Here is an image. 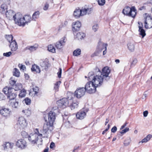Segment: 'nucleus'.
<instances>
[{"label": "nucleus", "mask_w": 152, "mask_h": 152, "mask_svg": "<svg viewBox=\"0 0 152 152\" xmlns=\"http://www.w3.org/2000/svg\"><path fill=\"white\" fill-rule=\"evenodd\" d=\"M92 72H89L88 75V80H90L91 79L93 78L92 81L93 83L94 84V85L97 87L100 86L103 83L104 81H105L104 78L99 73H97L98 75H96V76H93L92 75Z\"/></svg>", "instance_id": "1"}, {"label": "nucleus", "mask_w": 152, "mask_h": 152, "mask_svg": "<svg viewBox=\"0 0 152 152\" xmlns=\"http://www.w3.org/2000/svg\"><path fill=\"white\" fill-rule=\"evenodd\" d=\"M107 44H105L100 41H99L96 51L91 55V57H94L95 56H99V53L102 52V50L104 49V50L103 51V55H105L107 53Z\"/></svg>", "instance_id": "2"}, {"label": "nucleus", "mask_w": 152, "mask_h": 152, "mask_svg": "<svg viewBox=\"0 0 152 152\" xmlns=\"http://www.w3.org/2000/svg\"><path fill=\"white\" fill-rule=\"evenodd\" d=\"M53 129V124L48 122L44 124L42 133L44 135V137H47L51 134V131Z\"/></svg>", "instance_id": "3"}, {"label": "nucleus", "mask_w": 152, "mask_h": 152, "mask_svg": "<svg viewBox=\"0 0 152 152\" xmlns=\"http://www.w3.org/2000/svg\"><path fill=\"white\" fill-rule=\"evenodd\" d=\"M96 71L97 72V73H99L104 77L106 81H108L110 79V76H109V75L110 73V70L109 69V67L107 66L104 67L102 69V72L98 68H96Z\"/></svg>", "instance_id": "4"}, {"label": "nucleus", "mask_w": 152, "mask_h": 152, "mask_svg": "<svg viewBox=\"0 0 152 152\" xmlns=\"http://www.w3.org/2000/svg\"><path fill=\"white\" fill-rule=\"evenodd\" d=\"M137 10L134 7L131 8L126 7L123 10L122 12L125 15L134 18L136 15Z\"/></svg>", "instance_id": "5"}, {"label": "nucleus", "mask_w": 152, "mask_h": 152, "mask_svg": "<svg viewBox=\"0 0 152 152\" xmlns=\"http://www.w3.org/2000/svg\"><path fill=\"white\" fill-rule=\"evenodd\" d=\"M67 96L68 99L69 100V102L70 103L69 106L71 110L77 108L78 103L76 101L75 98L73 97V94L69 92L67 94Z\"/></svg>", "instance_id": "6"}, {"label": "nucleus", "mask_w": 152, "mask_h": 152, "mask_svg": "<svg viewBox=\"0 0 152 152\" xmlns=\"http://www.w3.org/2000/svg\"><path fill=\"white\" fill-rule=\"evenodd\" d=\"M15 17V18L14 20L16 24L22 27H24L25 26L26 24L23 18V16L20 13H18L16 14Z\"/></svg>", "instance_id": "7"}, {"label": "nucleus", "mask_w": 152, "mask_h": 152, "mask_svg": "<svg viewBox=\"0 0 152 152\" xmlns=\"http://www.w3.org/2000/svg\"><path fill=\"white\" fill-rule=\"evenodd\" d=\"M97 87L91 81L87 83L84 88L86 91L88 93L92 94L94 93L96 90Z\"/></svg>", "instance_id": "8"}, {"label": "nucleus", "mask_w": 152, "mask_h": 152, "mask_svg": "<svg viewBox=\"0 0 152 152\" xmlns=\"http://www.w3.org/2000/svg\"><path fill=\"white\" fill-rule=\"evenodd\" d=\"M17 127L20 129H23L26 127L27 125L26 120L23 117L18 118L17 123Z\"/></svg>", "instance_id": "9"}, {"label": "nucleus", "mask_w": 152, "mask_h": 152, "mask_svg": "<svg viewBox=\"0 0 152 152\" xmlns=\"http://www.w3.org/2000/svg\"><path fill=\"white\" fill-rule=\"evenodd\" d=\"M86 91L83 87L78 88L75 92V96L77 98H80L85 95Z\"/></svg>", "instance_id": "10"}, {"label": "nucleus", "mask_w": 152, "mask_h": 152, "mask_svg": "<svg viewBox=\"0 0 152 152\" xmlns=\"http://www.w3.org/2000/svg\"><path fill=\"white\" fill-rule=\"evenodd\" d=\"M68 98H63L58 101L57 104L59 106L62 108H65L69 104V101H68Z\"/></svg>", "instance_id": "11"}, {"label": "nucleus", "mask_w": 152, "mask_h": 152, "mask_svg": "<svg viewBox=\"0 0 152 152\" xmlns=\"http://www.w3.org/2000/svg\"><path fill=\"white\" fill-rule=\"evenodd\" d=\"M145 27L146 28H152V17L147 16L145 21Z\"/></svg>", "instance_id": "12"}, {"label": "nucleus", "mask_w": 152, "mask_h": 152, "mask_svg": "<svg viewBox=\"0 0 152 152\" xmlns=\"http://www.w3.org/2000/svg\"><path fill=\"white\" fill-rule=\"evenodd\" d=\"M16 145L18 148L23 149L26 147L27 145V143L24 140L20 139L17 141Z\"/></svg>", "instance_id": "13"}, {"label": "nucleus", "mask_w": 152, "mask_h": 152, "mask_svg": "<svg viewBox=\"0 0 152 152\" xmlns=\"http://www.w3.org/2000/svg\"><path fill=\"white\" fill-rule=\"evenodd\" d=\"M38 135L36 133L31 134L28 137V139L31 144L36 143L38 140Z\"/></svg>", "instance_id": "14"}, {"label": "nucleus", "mask_w": 152, "mask_h": 152, "mask_svg": "<svg viewBox=\"0 0 152 152\" xmlns=\"http://www.w3.org/2000/svg\"><path fill=\"white\" fill-rule=\"evenodd\" d=\"M65 39L66 37H64L56 42L55 45L57 49H61L64 47L66 42Z\"/></svg>", "instance_id": "15"}, {"label": "nucleus", "mask_w": 152, "mask_h": 152, "mask_svg": "<svg viewBox=\"0 0 152 152\" xmlns=\"http://www.w3.org/2000/svg\"><path fill=\"white\" fill-rule=\"evenodd\" d=\"M48 122L53 124L56 119L55 113L53 110H51L48 113Z\"/></svg>", "instance_id": "16"}, {"label": "nucleus", "mask_w": 152, "mask_h": 152, "mask_svg": "<svg viewBox=\"0 0 152 152\" xmlns=\"http://www.w3.org/2000/svg\"><path fill=\"white\" fill-rule=\"evenodd\" d=\"M11 113V110L8 108H2L0 110V113L1 115L6 118L10 116Z\"/></svg>", "instance_id": "17"}, {"label": "nucleus", "mask_w": 152, "mask_h": 152, "mask_svg": "<svg viewBox=\"0 0 152 152\" xmlns=\"http://www.w3.org/2000/svg\"><path fill=\"white\" fill-rule=\"evenodd\" d=\"M83 16L86 14H89L91 13L93 8L89 6L82 7L81 10Z\"/></svg>", "instance_id": "18"}, {"label": "nucleus", "mask_w": 152, "mask_h": 152, "mask_svg": "<svg viewBox=\"0 0 152 152\" xmlns=\"http://www.w3.org/2000/svg\"><path fill=\"white\" fill-rule=\"evenodd\" d=\"M11 89H8L7 92V99L9 100V102H11V100H14L16 96V94L12 92Z\"/></svg>", "instance_id": "19"}, {"label": "nucleus", "mask_w": 152, "mask_h": 152, "mask_svg": "<svg viewBox=\"0 0 152 152\" xmlns=\"http://www.w3.org/2000/svg\"><path fill=\"white\" fill-rule=\"evenodd\" d=\"M16 14L15 12L12 10L7 11L5 13L6 16L8 19L10 20L13 19L14 20L15 18V16Z\"/></svg>", "instance_id": "20"}, {"label": "nucleus", "mask_w": 152, "mask_h": 152, "mask_svg": "<svg viewBox=\"0 0 152 152\" xmlns=\"http://www.w3.org/2000/svg\"><path fill=\"white\" fill-rule=\"evenodd\" d=\"M10 47L12 52H15L18 49V45L15 39L10 42Z\"/></svg>", "instance_id": "21"}, {"label": "nucleus", "mask_w": 152, "mask_h": 152, "mask_svg": "<svg viewBox=\"0 0 152 152\" xmlns=\"http://www.w3.org/2000/svg\"><path fill=\"white\" fill-rule=\"evenodd\" d=\"M81 26V23L80 22L77 21L75 22H74L72 25L73 31L75 32L79 30Z\"/></svg>", "instance_id": "22"}, {"label": "nucleus", "mask_w": 152, "mask_h": 152, "mask_svg": "<svg viewBox=\"0 0 152 152\" xmlns=\"http://www.w3.org/2000/svg\"><path fill=\"white\" fill-rule=\"evenodd\" d=\"M86 113L83 110H80L76 114L77 118L78 119L82 120L86 116Z\"/></svg>", "instance_id": "23"}, {"label": "nucleus", "mask_w": 152, "mask_h": 152, "mask_svg": "<svg viewBox=\"0 0 152 152\" xmlns=\"http://www.w3.org/2000/svg\"><path fill=\"white\" fill-rule=\"evenodd\" d=\"M4 150L8 151L10 149H11L13 146V144L9 142H5L3 145Z\"/></svg>", "instance_id": "24"}, {"label": "nucleus", "mask_w": 152, "mask_h": 152, "mask_svg": "<svg viewBox=\"0 0 152 152\" xmlns=\"http://www.w3.org/2000/svg\"><path fill=\"white\" fill-rule=\"evenodd\" d=\"M38 45L35 44L33 46H28L26 47L25 49V50H29L31 52H33L35 51L38 48Z\"/></svg>", "instance_id": "25"}, {"label": "nucleus", "mask_w": 152, "mask_h": 152, "mask_svg": "<svg viewBox=\"0 0 152 152\" xmlns=\"http://www.w3.org/2000/svg\"><path fill=\"white\" fill-rule=\"evenodd\" d=\"M23 18L26 25L27 24L32 20L31 16L28 15H25L23 16Z\"/></svg>", "instance_id": "26"}, {"label": "nucleus", "mask_w": 152, "mask_h": 152, "mask_svg": "<svg viewBox=\"0 0 152 152\" xmlns=\"http://www.w3.org/2000/svg\"><path fill=\"white\" fill-rule=\"evenodd\" d=\"M81 10L76 9L74 12V15L76 18H78L80 16H83Z\"/></svg>", "instance_id": "27"}, {"label": "nucleus", "mask_w": 152, "mask_h": 152, "mask_svg": "<svg viewBox=\"0 0 152 152\" xmlns=\"http://www.w3.org/2000/svg\"><path fill=\"white\" fill-rule=\"evenodd\" d=\"M7 6L5 4H2L0 8V13L2 14H5L7 11Z\"/></svg>", "instance_id": "28"}, {"label": "nucleus", "mask_w": 152, "mask_h": 152, "mask_svg": "<svg viewBox=\"0 0 152 152\" xmlns=\"http://www.w3.org/2000/svg\"><path fill=\"white\" fill-rule=\"evenodd\" d=\"M128 48L130 52H133L135 49V45L134 43L129 42L127 45Z\"/></svg>", "instance_id": "29"}, {"label": "nucleus", "mask_w": 152, "mask_h": 152, "mask_svg": "<svg viewBox=\"0 0 152 152\" xmlns=\"http://www.w3.org/2000/svg\"><path fill=\"white\" fill-rule=\"evenodd\" d=\"M31 70L32 72H36V73H39L40 72L39 67L35 64L32 65Z\"/></svg>", "instance_id": "30"}, {"label": "nucleus", "mask_w": 152, "mask_h": 152, "mask_svg": "<svg viewBox=\"0 0 152 152\" xmlns=\"http://www.w3.org/2000/svg\"><path fill=\"white\" fill-rule=\"evenodd\" d=\"M40 65L42 67L43 69H45L48 67V62L47 61H42L40 63Z\"/></svg>", "instance_id": "31"}, {"label": "nucleus", "mask_w": 152, "mask_h": 152, "mask_svg": "<svg viewBox=\"0 0 152 152\" xmlns=\"http://www.w3.org/2000/svg\"><path fill=\"white\" fill-rule=\"evenodd\" d=\"M13 88L15 91H18L20 90L22 88V85L21 83H17L13 86Z\"/></svg>", "instance_id": "32"}, {"label": "nucleus", "mask_w": 152, "mask_h": 152, "mask_svg": "<svg viewBox=\"0 0 152 152\" xmlns=\"http://www.w3.org/2000/svg\"><path fill=\"white\" fill-rule=\"evenodd\" d=\"M76 37L78 39H81L85 37V34L82 32H79L77 34Z\"/></svg>", "instance_id": "33"}, {"label": "nucleus", "mask_w": 152, "mask_h": 152, "mask_svg": "<svg viewBox=\"0 0 152 152\" xmlns=\"http://www.w3.org/2000/svg\"><path fill=\"white\" fill-rule=\"evenodd\" d=\"M39 11H37L35 12L32 15V20H35L36 19L39 17Z\"/></svg>", "instance_id": "34"}, {"label": "nucleus", "mask_w": 152, "mask_h": 152, "mask_svg": "<svg viewBox=\"0 0 152 152\" xmlns=\"http://www.w3.org/2000/svg\"><path fill=\"white\" fill-rule=\"evenodd\" d=\"M13 75L17 77H19L20 75V72L19 70L16 68H15L13 71Z\"/></svg>", "instance_id": "35"}, {"label": "nucleus", "mask_w": 152, "mask_h": 152, "mask_svg": "<svg viewBox=\"0 0 152 152\" xmlns=\"http://www.w3.org/2000/svg\"><path fill=\"white\" fill-rule=\"evenodd\" d=\"M48 50L50 52L53 53H55L56 52V49L52 45H49L48 47Z\"/></svg>", "instance_id": "36"}, {"label": "nucleus", "mask_w": 152, "mask_h": 152, "mask_svg": "<svg viewBox=\"0 0 152 152\" xmlns=\"http://www.w3.org/2000/svg\"><path fill=\"white\" fill-rule=\"evenodd\" d=\"M39 88L37 86H35L33 87L32 88V91H31L30 93L31 92L34 94V95H36L38 92Z\"/></svg>", "instance_id": "37"}, {"label": "nucleus", "mask_w": 152, "mask_h": 152, "mask_svg": "<svg viewBox=\"0 0 152 152\" xmlns=\"http://www.w3.org/2000/svg\"><path fill=\"white\" fill-rule=\"evenodd\" d=\"M81 52V51L80 49H77L73 52V55L75 56H77L80 54Z\"/></svg>", "instance_id": "38"}, {"label": "nucleus", "mask_w": 152, "mask_h": 152, "mask_svg": "<svg viewBox=\"0 0 152 152\" xmlns=\"http://www.w3.org/2000/svg\"><path fill=\"white\" fill-rule=\"evenodd\" d=\"M139 34L142 36V37L143 38L146 35V33L145 30L143 29L142 28L139 29Z\"/></svg>", "instance_id": "39"}, {"label": "nucleus", "mask_w": 152, "mask_h": 152, "mask_svg": "<svg viewBox=\"0 0 152 152\" xmlns=\"http://www.w3.org/2000/svg\"><path fill=\"white\" fill-rule=\"evenodd\" d=\"M61 83L60 81L57 82L54 85V89L56 91H58V90L59 85Z\"/></svg>", "instance_id": "40"}, {"label": "nucleus", "mask_w": 152, "mask_h": 152, "mask_svg": "<svg viewBox=\"0 0 152 152\" xmlns=\"http://www.w3.org/2000/svg\"><path fill=\"white\" fill-rule=\"evenodd\" d=\"M26 94V91L24 89L20 91V93L19 96V97H23L25 96Z\"/></svg>", "instance_id": "41"}, {"label": "nucleus", "mask_w": 152, "mask_h": 152, "mask_svg": "<svg viewBox=\"0 0 152 152\" xmlns=\"http://www.w3.org/2000/svg\"><path fill=\"white\" fill-rule=\"evenodd\" d=\"M11 102V105L13 107L16 108L18 106V102L16 100L14 101L13 102Z\"/></svg>", "instance_id": "42"}, {"label": "nucleus", "mask_w": 152, "mask_h": 152, "mask_svg": "<svg viewBox=\"0 0 152 152\" xmlns=\"http://www.w3.org/2000/svg\"><path fill=\"white\" fill-rule=\"evenodd\" d=\"M131 141V138L129 137L127 138L124 141V144L126 146L129 145Z\"/></svg>", "instance_id": "43"}, {"label": "nucleus", "mask_w": 152, "mask_h": 152, "mask_svg": "<svg viewBox=\"0 0 152 152\" xmlns=\"http://www.w3.org/2000/svg\"><path fill=\"white\" fill-rule=\"evenodd\" d=\"M6 38L10 43L11 41H12L14 40L13 39V37L11 35H6Z\"/></svg>", "instance_id": "44"}, {"label": "nucleus", "mask_w": 152, "mask_h": 152, "mask_svg": "<svg viewBox=\"0 0 152 152\" xmlns=\"http://www.w3.org/2000/svg\"><path fill=\"white\" fill-rule=\"evenodd\" d=\"M16 53L15 52L14 53L13 52H11L10 51L6 53H3V56H5L8 57H9L11 54H13V55H14Z\"/></svg>", "instance_id": "45"}, {"label": "nucleus", "mask_w": 152, "mask_h": 152, "mask_svg": "<svg viewBox=\"0 0 152 152\" xmlns=\"http://www.w3.org/2000/svg\"><path fill=\"white\" fill-rule=\"evenodd\" d=\"M22 112L26 115L27 116H29L31 114V111L29 110H22Z\"/></svg>", "instance_id": "46"}, {"label": "nucleus", "mask_w": 152, "mask_h": 152, "mask_svg": "<svg viewBox=\"0 0 152 152\" xmlns=\"http://www.w3.org/2000/svg\"><path fill=\"white\" fill-rule=\"evenodd\" d=\"M105 3V0H98V3L100 6H103Z\"/></svg>", "instance_id": "47"}, {"label": "nucleus", "mask_w": 152, "mask_h": 152, "mask_svg": "<svg viewBox=\"0 0 152 152\" xmlns=\"http://www.w3.org/2000/svg\"><path fill=\"white\" fill-rule=\"evenodd\" d=\"M137 60L136 58L133 59L131 64V67H132L134 66L137 62Z\"/></svg>", "instance_id": "48"}, {"label": "nucleus", "mask_w": 152, "mask_h": 152, "mask_svg": "<svg viewBox=\"0 0 152 152\" xmlns=\"http://www.w3.org/2000/svg\"><path fill=\"white\" fill-rule=\"evenodd\" d=\"M25 103L27 105H29L31 103V100L30 99L27 98H26L24 100Z\"/></svg>", "instance_id": "49"}, {"label": "nucleus", "mask_w": 152, "mask_h": 152, "mask_svg": "<svg viewBox=\"0 0 152 152\" xmlns=\"http://www.w3.org/2000/svg\"><path fill=\"white\" fill-rule=\"evenodd\" d=\"M98 28L99 26H98V25L96 24L93 26L92 29L94 32H96L97 31Z\"/></svg>", "instance_id": "50"}, {"label": "nucleus", "mask_w": 152, "mask_h": 152, "mask_svg": "<svg viewBox=\"0 0 152 152\" xmlns=\"http://www.w3.org/2000/svg\"><path fill=\"white\" fill-rule=\"evenodd\" d=\"M18 66L20 67L21 70H22L23 71L25 70L26 69V66L24 65L21 64H19Z\"/></svg>", "instance_id": "51"}, {"label": "nucleus", "mask_w": 152, "mask_h": 152, "mask_svg": "<svg viewBox=\"0 0 152 152\" xmlns=\"http://www.w3.org/2000/svg\"><path fill=\"white\" fill-rule=\"evenodd\" d=\"M129 130V128L126 127L125 129L122 130L120 132V133L121 134H124V133H126V132H127Z\"/></svg>", "instance_id": "52"}, {"label": "nucleus", "mask_w": 152, "mask_h": 152, "mask_svg": "<svg viewBox=\"0 0 152 152\" xmlns=\"http://www.w3.org/2000/svg\"><path fill=\"white\" fill-rule=\"evenodd\" d=\"M34 133L37 134L38 135V136H40L41 137L42 135V134H40L38 130L37 129H36L34 130Z\"/></svg>", "instance_id": "53"}, {"label": "nucleus", "mask_w": 152, "mask_h": 152, "mask_svg": "<svg viewBox=\"0 0 152 152\" xmlns=\"http://www.w3.org/2000/svg\"><path fill=\"white\" fill-rule=\"evenodd\" d=\"M16 82V81H15L14 80H13L12 79V78H11V80L10 81V83L12 86H13L14 85V84Z\"/></svg>", "instance_id": "54"}, {"label": "nucleus", "mask_w": 152, "mask_h": 152, "mask_svg": "<svg viewBox=\"0 0 152 152\" xmlns=\"http://www.w3.org/2000/svg\"><path fill=\"white\" fill-rule=\"evenodd\" d=\"M59 72L57 73L58 77L59 78H60L61 77V75L62 73V69L61 68L59 69Z\"/></svg>", "instance_id": "55"}, {"label": "nucleus", "mask_w": 152, "mask_h": 152, "mask_svg": "<svg viewBox=\"0 0 152 152\" xmlns=\"http://www.w3.org/2000/svg\"><path fill=\"white\" fill-rule=\"evenodd\" d=\"M138 24L139 25L138 26L139 29L143 28V24L141 22H139Z\"/></svg>", "instance_id": "56"}, {"label": "nucleus", "mask_w": 152, "mask_h": 152, "mask_svg": "<svg viewBox=\"0 0 152 152\" xmlns=\"http://www.w3.org/2000/svg\"><path fill=\"white\" fill-rule=\"evenodd\" d=\"M117 130V128L116 126H115L112 128L111 131L112 132L115 133L116 131Z\"/></svg>", "instance_id": "57"}, {"label": "nucleus", "mask_w": 152, "mask_h": 152, "mask_svg": "<svg viewBox=\"0 0 152 152\" xmlns=\"http://www.w3.org/2000/svg\"><path fill=\"white\" fill-rule=\"evenodd\" d=\"M49 7V4H48L47 3H46L45 4L43 8V9L45 10H47Z\"/></svg>", "instance_id": "58"}, {"label": "nucleus", "mask_w": 152, "mask_h": 152, "mask_svg": "<svg viewBox=\"0 0 152 152\" xmlns=\"http://www.w3.org/2000/svg\"><path fill=\"white\" fill-rule=\"evenodd\" d=\"M151 137L152 135L151 134H148L145 138H146V139L148 141L150 140Z\"/></svg>", "instance_id": "59"}, {"label": "nucleus", "mask_w": 152, "mask_h": 152, "mask_svg": "<svg viewBox=\"0 0 152 152\" xmlns=\"http://www.w3.org/2000/svg\"><path fill=\"white\" fill-rule=\"evenodd\" d=\"M148 142V141L146 139V138L145 137L141 141H140L139 143H140L141 142L142 143H143V142Z\"/></svg>", "instance_id": "60"}, {"label": "nucleus", "mask_w": 152, "mask_h": 152, "mask_svg": "<svg viewBox=\"0 0 152 152\" xmlns=\"http://www.w3.org/2000/svg\"><path fill=\"white\" fill-rule=\"evenodd\" d=\"M148 112L147 111V110L145 111H144L143 112V116L145 117H146L148 115Z\"/></svg>", "instance_id": "61"}, {"label": "nucleus", "mask_w": 152, "mask_h": 152, "mask_svg": "<svg viewBox=\"0 0 152 152\" xmlns=\"http://www.w3.org/2000/svg\"><path fill=\"white\" fill-rule=\"evenodd\" d=\"M146 91H145L144 92V93L143 95V96L142 97V99H144L147 96V94L146 93Z\"/></svg>", "instance_id": "62"}, {"label": "nucleus", "mask_w": 152, "mask_h": 152, "mask_svg": "<svg viewBox=\"0 0 152 152\" xmlns=\"http://www.w3.org/2000/svg\"><path fill=\"white\" fill-rule=\"evenodd\" d=\"M55 146V144L54 142H52L51 143L50 145V148H53Z\"/></svg>", "instance_id": "63"}, {"label": "nucleus", "mask_w": 152, "mask_h": 152, "mask_svg": "<svg viewBox=\"0 0 152 152\" xmlns=\"http://www.w3.org/2000/svg\"><path fill=\"white\" fill-rule=\"evenodd\" d=\"M108 130V129H106L103 132L102 134H104Z\"/></svg>", "instance_id": "64"}]
</instances>
